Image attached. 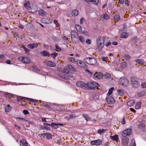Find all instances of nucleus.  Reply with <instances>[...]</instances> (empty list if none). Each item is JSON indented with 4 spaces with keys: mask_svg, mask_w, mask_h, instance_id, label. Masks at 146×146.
Wrapping results in <instances>:
<instances>
[{
    "mask_svg": "<svg viewBox=\"0 0 146 146\" xmlns=\"http://www.w3.org/2000/svg\"><path fill=\"white\" fill-rule=\"evenodd\" d=\"M104 38L103 36L98 37L96 40L97 47L98 50L101 51L104 46Z\"/></svg>",
    "mask_w": 146,
    "mask_h": 146,
    "instance_id": "f257e3e1",
    "label": "nucleus"
},
{
    "mask_svg": "<svg viewBox=\"0 0 146 146\" xmlns=\"http://www.w3.org/2000/svg\"><path fill=\"white\" fill-rule=\"evenodd\" d=\"M130 81L131 83L132 86L134 88H137L140 85V83L137 78L133 77H131Z\"/></svg>",
    "mask_w": 146,
    "mask_h": 146,
    "instance_id": "f03ea898",
    "label": "nucleus"
},
{
    "mask_svg": "<svg viewBox=\"0 0 146 146\" xmlns=\"http://www.w3.org/2000/svg\"><path fill=\"white\" fill-rule=\"evenodd\" d=\"M84 60L87 63L91 65H94L97 63V61L93 58H86L84 59Z\"/></svg>",
    "mask_w": 146,
    "mask_h": 146,
    "instance_id": "7ed1b4c3",
    "label": "nucleus"
},
{
    "mask_svg": "<svg viewBox=\"0 0 146 146\" xmlns=\"http://www.w3.org/2000/svg\"><path fill=\"white\" fill-rule=\"evenodd\" d=\"M99 86L98 84L95 82H90L87 84V88L88 89H94Z\"/></svg>",
    "mask_w": 146,
    "mask_h": 146,
    "instance_id": "20e7f679",
    "label": "nucleus"
},
{
    "mask_svg": "<svg viewBox=\"0 0 146 146\" xmlns=\"http://www.w3.org/2000/svg\"><path fill=\"white\" fill-rule=\"evenodd\" d=\"M119 82L121 85L123 87H126L129 84V81L125 77L121 78L119 80Z\"/></svg>",
    "mask_w": 146,
    "mask_h": 146,
    "instance_id": "39448f33",
    "label": "nucleus"
},
{
    "mask_svg": "<svg viewBox=\"0 0 146 146\" xmlns=\"http://www.w3.org/2000/svg\"><path fill=\"white\" fill-rule=\"evenodd\" d=\"M132 131L130 129H127L124 130L122 133V135L124 137H126L127 135H131Z\"/></svg>",
    "mask_w": 146,
    "mask_h": 146,
    "instance_id": "423d86ee",
    "label": "nucleus"
},
{
    "mask_svg": "<svg viewBox=\"0 0 146 146\" xmlns=\"http://www.w3.org/2000/svg\"><path fill=\"white\" fill-rule=\"evenodd\" d=\"M103 74L102 73L98 72L94 74L93 77L94 79L98 80L101 79L103 77Z\"/></svg>",
    "mask_w": 146,
    "mask_h": 146,
    "instance_id": "0eeeda50",
    "label": "nucleus"
},
{
    "mask_svg": "<svg viewBox=\"0 0 146 146\" xmlns=\"http://www.w3.org/2000/svg\"><path fill=\"white\" fill-rule=\"evenodd\" d=\"M102 142V141L100 139H98L90 141V144L92 145H101Z\"/></svg>",
    "mask_w": 146,
    "mask_h": 146,
    "instance_id": "6e6552de",
    "label": "nucleus"
},
{
    "mask_svg": "<svg viewBox=\"0 0 146 146\" xmlns=\"http://www.w3.org/2000/svg\"><path fill=\"white\" fill-rule=\"evenodd\" d=\"M76 84L77 86L78 87L80 88L84 87L85 88H87V84L83 82L80 81H77L76 82Z\"/></svg>",
    "mask_w": 146,
    "mask_h": 146,
    "instance_id": "1a4fd4ad",
    "label": "nucleus"
},
{
    "mask_svg": "<svg viewBox=\"0 0 146 146\" xmlns=\"http://www.w3.org/2000/svg\"><path fill=\"white\" fill-rule=\"evenodd\" d=\"M106 99L107 102L109 104H112L114 102V100L113 98L110 95L107 97Z\"/></svg>",
    "mask_w": 146,
    "mask_h": 146,
    "instance_id": "9d476101",
    "label": "nucleus"
},
{
    "mask_svg": "<svg viewBox=\"0 0 146 146\" xmlns=\"http://www.w3.org/2000/svg\"><path fill=\"white\" fill-rule=\"evenodd\" d=\"M77 64L79 66L82 68H85L87 67L86 64L84 62L80 60H78L77 61Z\"/></svg>",
    "mask_w": 146,
    "mask_h": 146,
    "instance_id": "9b49d317",
    "label": "nucleus"
},
{
    "mask_svg": "<svg viewBox=\"0 0 146 146\" xmlns=\"http://www.w3.org/2000/svg\"><path fill=\"white\" fill-rule=\"evenodd\" d=\"M20 60H21V61L25 63H28L30 61V59L27 57H23L19 58Z\"/></svg>",
    "mask_w": 146,
    "mask_h": 146,
    "instance_id": "f8f14e48",
    "label": "nucleus"
},
{
    "mask_svg": "<svg viewBox=\"0 0 146 146\" xmlns=\"http://www.w3.org/2000/svg\"><path fill=\"white\" fill-rule=\"evenodd\" d=\"M46 64L47 66L50 67H54L55 66V63L51 61H48L46 62Z\"/></svg>",
    "mask_w": 146,
    "mask_h": 146,
    "instance_id": "ddd939ff",
    "label": "nucleus"
},
{
    "mask_svg": "<svg viewBox=\"0 0 146 146\" xmlns=\"http://www.w3.org/2000/svg\"><path fill=\"white\" fill-rule=\"evenodd\" d=\"M38 44L36 43H33L27 45L28 47L31 49H33L36 48L38 46Z\"/></svg>",
    "mask_w": 146,
    "mask_h": 146,
    "instance_id": "4468645a",
    "label": "nucleus"
},
{
    "mask_svg": "<svg viewBox=\"0 0 146 146\" xmlns=\"http://www.w3.org/2000/svg\"><path fill=\"white\" fill-rule=\"evenodd\" d=\"M129 141V139L127 137H125L122 139V142L123 144L126 145L127 144Z\"/></svg>",
    "mask_w": 146,
    "mask_h": 146,
    "instance_id": "2eb2a0df",
    "label": "nucleus"
},
{
    "mask_svg": "<svg viewBox=\"0 0 146 146\" xmlns=\"http://www.w3.org/2000/svg\"><path fill=\"white\" fill-rule=\"evenodd\" d=\"M71 35H72V38L73 37L74 38H77L78 36L77 33L74 31H72L71 32Z\"/></svg>",
    "mask_w": 146,
    "mask_h": 146,
    "instance_id": "dca6fc26",
    "label": "nucleus"
},
{
    "mask_svg": "<svg viewBox=\"0 0 146 146\" xmlns=\"http://www.w3.org/2000/svg\"><path fill=\"white\" fill-rule=\"evenodd\" d=\"M21 144H22L23 146H27L28 143L27 141L25 139H22L20 141V145H21Z\"/></svg>",
    "mask_w": 146,
    "mask_h": 146,
    "instance_id": "f3484780",
    "label": "nucleus"
},
{
    "mask_svg": "<svg viewBox=\"0 0 146 146\" xmlns=\"http://www.w3.org/2000/svg\"><path fill=\"white\" fill-rule=\"evenodd\" d=\"M110 138L113 141H117L118 140V135H115L113 136L110 135Z\"/></svg>",
    "mask_w": 146,
    "mask_h": 146,
    "instance_id": "a211bd4d",
    "label": "nucleus"
},
{
    "mask_svg": "<svg viewBox=\"0 0 146 146\" xmlns=\"http://www.w3.org/2000/svg\"><path fill=\"white\" fill-rule=\"evenodd\" d=\"M27 98L23 97L21 96H19L17 98V101L18 102H22V100H27Z\"/></svg>",
    "mask_w": 146,
    "mask_h": 146,
    "instance_id": "6ab92c4d",
    "label": "nucleus"
},
{
    "mask_svg": "<svg viewBox=\"0 0 146 146\" xmlns=\"http://www.w3.org/2000/svg\"><path fill=\"white\" fill-rule=\"evenodd\" d=\"M29 5L30 2L29 1H27L24 3V6L26 9L29 10L31 8V7L29 6Z\"/></svg>",
    "mask_w": 146,
    "mask_h": 146,
    "instance_id": "aec40b11",
    "label": "nucleus"
},
{
    "mask_svg": "<svg viewBox=\"0 0 146 146\" xmlns=\"http://www.w3.org/2000/svg\"><path fill=\"white\" fill-rule=\"evenodd\" d=\"M135 61L138 64H139L143 65L144 63V61L141 59H137Z\"/></svg>",
    "mask_w": 146,
    "mask_h": 146,
    "instance_id": "412c9836",
    "label": "nucleus"
},
{
    "mask_svg": "<svg viewBox=\"0 0 146 146\" xmlns=\"http://www.w3.org/2000/svg\"><path fill=\"white\" fill-rule=\"evenodd\" d=\"M135 102L134 100H131L128 102L127 104L128 106H131L134 105Z\"/></svg>",
    "mask_w": 146,
    "mask_h": 146,
    "instance_id": "4be33fe9",
    "label": "nucleus"
},
{
    "mask_svg": "<svg viewBox=\"0 0 146 146\" xmlns=\"http://www.w3.org/2000/svg\"><path fill=\"white\" fill-rule=\"evenodd\" d=\"M5 111L7 112H9L11 111L10 106L9 105H7L5 106Z\"/></svg>",
    "mask_w": 146,
    "mask_h": 146,
    "instance_id": "5701e85b",
    "label": "nucleus"
},
{
    "mask_svg": "<svg viewBox=\"0 0 146 146\" xmlns=\"http://www.w3.org/2000/svg\"><path fill=\"white\" fill-rule=\"evenodd\" d=\"M41 53L43 54L44 56H50V54L46 50L43 51L41 52Z\"/></svg>",
    "mask_w": 146,
    "mask_h": 146,
    "instance_id": "b1692460",
    "label": "nucleus"
},
{
    "mask_svg": "<svg viewBox=\"0 0 146 146\" xmlns=\"http://www.w3.org/2000/svg\"><path fill=\"white\" fill-rule=\"evenodd\" d=\"M114 19L115 20L118 21L120 19V16L119 15L116 14L114 16Z\"/></svg>",
    "mask_w": 146,
    "mask_h": 146,
    "instance_id": "393cba45",
    "label": "nucleus"
},
{
    "mask_svg": "<svg viewBox=\"0 0 146 146\" xmlns=\"http://www.w3.org/2000/svg\"><path fill=\"white\" fill-rule=\"evenodd\" d=\"M68 69H70V70L74 71H76V69L74 67H73L71 65L69 64L68 66Z\"/></svg>",
    "mask_w": 146,
    "mask_h": 146,
    "instance_id": "a878e982",
    "label": "nucleus"
},
{
    "mask_svg": "<svg viewBox=\"0 0 146 146\" xmlns=\"http://www.w3.org/2000/svg\"><path fill=\"white\" fill-rule=\"evenodd\" d=\"M128 36V35L127 34L125 33H122L120 35V37L121 38H126Z\"/></svg>",
    "mask_w": 146,
    "mask_h": 146,
    "instance_id": "bb28decb",
    "label": "nucleus"
},
{
    "mask_svg": "<svg viewBox=\"0 0 146 146\" xmlns=\"http://www.w3.org/2000/svg\"><path fill=\"white\" fill-rule=\"evenodd\" d=\"M15 96L14 94L9 93H5V96L6 97H13Z\"/></svg>",
    "mask_w": 146,
    "mask_h": 146,
    "instance_id": "cd10ccee",
    "label": "nucleus"
},
{
    "mask_svg": "<svg viewBox=\"0 0 146 146\" xmlns=\"http://www.w3.org/2000/svg\"><path fill=\"white\" fill-rule=\"evenodd\" d=\"M46 137L48 139H50L52 138V135L50 133H46Z\"/></svg>",
    "mask_w": 146,
    "mask_h": 146,
    "instance_id": "c85d7f7f",
    "label": "nucleus"
},
{
    "mask_svg": "<svg viewBox=\"0 0 146 146\" xmlns=\"http://www.w3.org/2000/svg\"><path fill=\"white\" fill-rule=\"evenodd\" d=\"M123 57L125 58L126 60H129L131 58L130 56L128 54H125L124 55Z\"/></svg>",
    "mask_w": 146,
    "mask_h": 146,
    "instance_id": "c756f323",
    "label": "nucleus"
},
{
    "mask_svg": "<svg viewBox=\"0 0 146 146\" xmlns=\"http://www.w3.org/2000/svg\"><path fill=\"white\" fill-rule=\"evenodd\" d=\"M117 92L118 94L121 96L123 94L124 91L122 90L118 89Z\"/></svg>",
    "mask_w": 146,
    "mask_h": 146,
    "instance_id": "7c9ffc66",
    "label": "nucleus"
},
{
    "mask_svg": "<svg viewBox=\"0 0 146 146\" xmlns=\"http://www.w3.org/2000/svg\"><path fill=\"white\" fill-rule=\"evenodd\" d=\"M104 77L105 78L110 79L111 78V75L108 73H106L104 74Z\"/></svg>",
    "mask_w": 146,
    "mask_h": 146,
    "instance_id": "2f4dec72",
    "label": "nucleus"
},
{
    "mask_svg": "<svg viewBox=\"0 0 146 146\" xmlns=\"http://www.w3.org/2000/svg\"><path fill=\"white\" fill-rule=\"evenodd\" d=\"M82 116L85 118L87 121H88L89 119H90V118H89V116L86 114H83Z\"/></svg>",
    "mask_w": 146,
    "mask_h": 146,
    "instance_id": "473e14b6",
    "label": "nucleus"
},
{
    "mask_svg": "<svg viewBox=\"0 0 146 146\" xmlns=\"http://www.w3.org/2000/svg\"><path fill=\"white\" fill-rule=\"evenodd\" d=\"M141 103L140 102L137 103L135 106V108L136 109H138L140 108Z\"/></svg>",
    "mask_w": 146,
    "mask_h": 146,
    "instance_id": "72a5a7b5",
    "label": "nucleus"
},
{
    "mask_svg": "<svg viewBox=\"0 0 146 146\" xmlns=\"http://www.w3.org/2000/svg\"><path fill=\"white\" fill-rule=\"evenodd\" d=\"M76 29L78 31L80 32L82 31L81 27L78 25H76L75 26Z\"/></svg>",
    "mask_w": 146,
    "mask_h": 146,
    "instance_id": "f704fd0d",
    "label": "nucleus"
},
{
    "mask_svg": "<svg viewBox=\"0 0 146 146\" xmlns=\"http://www.w3.org/2000/svg\"><path fill=\"white\" fill-rule=\"evenodd\" d=\"M127 65V63L125 62H122L121 64V67L123 68H125Z\"/></svg>",
    "mask_w": 146,
    "mask_h": 146,
    "instance_id": "c9c22d12",
    "label": "nucleus"
},
{
    "mask_svg": "<svg viewBox=\"0 0 146 146\" xmlns=\"http://www.w3.org/2000/svg\"><path fill=\"white\" fill-rule=\"evenodd\" d=\"M27 100L29 101L32 102H33L35 103H37L38 102V101L37 100H35V99H31V98H27Z\"/></svg>",
    "mask_w": 146,
    "mask_h": 146,
    "instance_id": "e433bc0d",
    "label": "nucleus"
},
{
    "mask_svg": "<svg viewBox=\"0 0 146 146\" xmlns=\"http://www.w3.org/2000/svg\"><path fill=\"white\" fill-rule=\"evenodd\" d=\"M38 14L40 15L44 16L45 15V12L42 10H40L38 11Z\"/></svg>",
    "mask_w": 146,
    "mask_h": 146,
    "instance_id": "4c0bfd02",
    "label": "nucleus"
},
{
    "mask_svg": "<svg viewBox=\"0 0 146 146\" xmlns=\"http://www.w3.org/2000/svg\"><path fill=\"white\" fill-rule=\"evenodd\" d=\"M90 2H92L94 4H97L99 2V0H88Z\"/></svg>",
    "mask_w": 146,
    "mask_h": 146,
    "instance_id": "58836bf2",
    "label": "nucleus"
},
{
    "mask_svg": "<svg viewBox=\"0 0 146 146\" xmlns=\"http://www.w3.org/2000/svg\"><path fill=\"white\" fill-rule=\"evenodd\" d=\"M72 13L74 15V16H77L78 14V11L76 9L72 11Z\"/></svg>",
    "mask_w": 146,
    "mask_h": 146,
    "instance_id": "ea45409f",
    "label": "nucleus"
},
{
    "mask_svg": "<svg viewBox=\"0 0 146 146\" xmlns=\"http://www.w3.org/2000/svg\"><path fill=\"white\" fill-rule=\"evenodd\" d=\"M32 68L33 69L34 71L36 72H37L38 71V68L35 65H33L32 66Z\"/></svg>",
    "mask_w": 146,
    "mask_h": 146,
    "instance_id": "a19ab883",
    "label": "nucleus"
},
{
    "mask_svg": "<svg viewBox=\"0 0 146 146\" xmlns=\"http://www.w3.org/2000/svg\"><path fill=\"white\" fill-rule=\"evenodd\" d=\"M68 67H64V68L63 69V72L65 74H68L69 72V70H68Z\"/></svg>",
    "mask_w": 146,
    "mask_h": 146,
    "instance_id": "79ce46f5",
    "label": "nucleus"
},
{
    "mask_svg": "<svg viewBox=\"0 0 146 146\" xmlns=\"http://www.w3.org/2000/svg\"><path fill=\"white\" fill-rule=\"evenodd\" d=\"M52 127L56 129L58 127V125L57 123H52Z\"/></svg>",
    "mask_w": 146,
    "mask_h": 146,
    "instance_id": "37998d69",
    "label": "nucleus"
},
{
    "mask_svg": "<svg viewBox=\"0 0 146 146\" xmlns=\"http://www.w3.org/2000/svg\"><path fill=\"white\" fill-rule=\"evenodd\" d=\"M55 47H56V49L55 50L57 51V52H59L60 51H61V49L60 48V47L57 44H56L55 45Z\"/></svg>",
    "mask_w": 146,
    "mask_h": 146,
    "instance_id": "c03bdc74",
    "label": "nucleus"
},
{
    "mask_svg": "<svg viewBox=\"0 0 146 146\" xmlns=\"http://www.w3.org/2000/svg\"><path fill=\"white\" fill-rule=\"evenodd\" d=\"M114 89V88L113 87L111 88L109 90L108 94V95H110L112 94L113 90Z\"/></svg>",
    "mask_w": 146,
    "mask_h": 146,
    "instance_id": "a18cd8bd",
    "label": "nucleus"
},
{
    "mask_svg": "<svg viewBox=\"0 0 146 146\" xmlns=\"http://www.w3.org/2000/svg\"><path fill=\"white\" fill-rule=\"evenodd\" d=\"M104 18L106 20L108 19H109V16L106 13L103 16Z\"/></svg>",
    "mask_w": 146,
    "mask_h": 146,
    "instance_id": "49530a36",
    "label": "nucleus"
},
{
    "mask_svg": "<svg viewBox=\"0 0 146 146\" xmlns=\"http://www.w3.org/2000/svg\"><path fill=\"white\" fill-rule=\"evenodd\" d=\"M79 40L82 43L84 42V37L82 36H80L79 38Z\"/></svg>",
    "mask_w": 146,
    "mask_h": 146,
    "instance_id": "de8ad7c7",
    "label": "nucleus"
},
{
    "mask_svg": "<svg viewBox=\"0 0 146 146\" xmlns=\"http://www.w3.org/2000/svg\"><path fill=\"white\" fill-rule=\"evenodd\" d=\"M58 53H52L50 55V56H51L53 58H54L55 57L58 55Z\"/></svg>",
    "mask_w": 146,
    "mask_h": 146,
    "instance_id": "09e8293b",
    "label": "nucleus"
},
{
    "mask_svg": "<svg viewBox=\"0 0 146 146\" xmlns=\"http://www.w3.org/2000/svg\"><path fill=\"white\" fill-rule=\"evenodd\" d=\"M131 145V146H136L134 139H133L132 140Z\"/></svg>",
    "mask_w": 146,
    "mask_h": 146,
    "instance_id": "8fccbe9b",
    "label": "nucleus"
},
{
    "mask_svg": "<svg viewBox=\"0 0 146 146\" xmlns=\"http://www.w3.org/2000/svg\"><path fill=\"white\" fill-rule=\"evenodd\" d=\"M75 117L76 115L74 114H72L69 115L68 119H70L71 118H74Z\"/></svg>",
    "mask_w": 146,
    "mask_h": 146,
    "instance_id": "3c124183",
    "label": "nucleus"
},
{
    "mask_svg": "<svg viewBox=\"0 0 146 146\" xmlns=\"http://www.w3.org/2000/svg\"><path fill=\"white\" fill-rule=\"evenodd\" d=\"M45 21L46 23L50 24L52 23L51 21L49 19H45Z\"/></svg>",
    "mask_w": 146,
    "mask_h": 146,
    "instance_id": "603ef678",
    "label": "nucleus"
},
{
    "mask_svg": "<svg viewBox=\"0 0 146 146\" xmlns=\"http://www.w3.org/2000/svg\"><path fill=\"white\" fill-rule=\"evenodd\" d=\"M104 131L105 130L103 129H100L98 130V133H99L100 134L103 132H104Z\"/></svg>",
    "mask_w": 146,
    "mask_h": 146,
    "instance_id": "864d4df0",
    "label": "nucleus"
},
{
    "mask_svg": "<svg viewBox=\"0 0 146 146\" xmlns=\"http://www.w3.org/2000/svg\"><path fill=\"white\" fill-rule=\"evenodd\" d=\"M85 22V20L84 18H81L80 19V23L82 24H83Z\"/></svg>",
    "mask_w": 146,
    "mask_h": 146,
    "instance_id": "5fc2aeb1",
    "label": "nucleus"
},
{
    "mask_svg": "<svg viewBox=\"0 0 146 146\" xmlns=\"http://www.w3.org/2000/svg\"><path fill=\"white\" fill-rule=\"evenodd\" d=\"M141 87L142 88H145L146 87V83L144 82L142 84H141Z\"/></svg>",
    "mask_w": 146,
    "mask_h": 146,
    "instance_id": "6e6d98bb",
    "label": "nucleus"
},
{
    "mask_svg": "<svg viewBox=\"0 0 146 146\" xmlns=\"http://www.w3.org/2000/svg\"><path fill=\"white\" fill-rule=\"evenodd\" d=\"M42 129H45L47 130H49L50 129V128L48 127L47 125H46L44 127V128H42Z\"/></svg>",
    "mask_w": 146,
    "mask_h": 146,
    "instance_id": "4d7b16f0",
    "label": "nucleus"
},
{
    "mask_svg": "<svg viewBox=\"0 0 146 146\" xmlns=\"http://www.w3.org/2000/svg\"><path fill=\"white\" fill-rule=\"evenodd\" d=\"M23 112L25 115H27L29 113V112L27 110H24Z\"/></svg>",
    "mask_w": 146,
    "mask_h": 146,
    "instance_id": "13d9d810",
    "label": "nucleus"
},
{
    "mask_svg": "<svg viewBox=\"0 0 146 146\" xmlns=\"http://www.w3.org/2000/svg\"><path fill=\"white\" fill-rule=\"evenodd\" d=\"M24 50L25 51L26 54H29V52L30 51L27 48H26Z\"/></svg>",
    "mask_w": 146,
    "mask_h": 146,
    "instance_id": "bf43d9fd",
    "label": "nucleus"
},
{
    "mask_svg": "<svg viewBox=\"0 0 146 146\" xmlns=\"http://www.w3.org/2000/svg\"><path fill=\"white\" fill-rule=\"evenodd\" d=\"M54 23L56 25L57 27H59V25L58 23L56 20H54Z\"/></svg>",
    "mask_w": 146,
    "mask_h": 146,
    "instance_id": "052dcab7",
    "label": "nucleus"
},
{
    "mask_svg": "<svg viewBox=\"0 0 146 146\" xmlns=\"http://www.w3.org/2000/svg\"><path fill=\"white\" fill-rule=\"evenodd\" d=\"M85 70L86 72L89 73L90 74V75H92V72H91L89 70L86 69Z\"/></svg>",
    "mask_w": 146,
    "mask_h": 146,
    "instance_id": "680f3d73",
    "label": "nucleus"
},
{
    "mask_svg": "<svg viewBox=\"0 0 146 146\" xmlns=\"http://www.w3.org/2000/svg\"><path fill=\"white\" fill-rule=\"evenodd\" d=\"M107 58L104 57L102 58V60L104 61H106L107 60Z\"/></svg>",
    "mask_w": 146,
    "mask_h": 146,
    "instance_id": "e2e57ef3",
    "label": "nucleus"
},
{
    "mask_svg": "<svg viewBox=\"0 0 146 146\" xmlns=\"http://www.w3.org/2000/svg\"><path fill=\"white\" fill-rule=\"evenodd\" d=\"M70 61L72 62H74L75 61V60L74 58L71 57L70 58Z\"/></svg>",
    "mask_w": 146,
    "mask_h": 146,
    "instance_id": "0e129e2a",
    "label": "nucleus"
},
{
    "mask_svg": "<svg viewBox=\"0 0 146 146\" xmlns=\"http://www.w3.org/2000/svg\"><path fill=\"white\" fill-rule=\"evenodd\" d=\"M131 40H135V41H136L137 40H138V38L137 37H135L132 38Z\"/></svg>",
    "mask_w": 146,
    "mask_h": 146,
    "instance_id": "69168bd1",
    "label": "nucleus"
},
{
    "mask_svg": "<svg viewBox=\"0 0 146 146\" xmlns=\"http://www.w3.org/2000/svg\"><path fill=\"white\" fill-rule=\"evenodd\" d=\"M44 106L47 108L48 109H51L52 108V107H51V106L47 105H45Z\"/></svg>",
    "mask_w": 146,
    "mask_h": 146,
    "instance_id": "338daca9",
    "label": "nucleus"
},
{
    "mask_svg": "<svg viewBox=\"0 0 146 146\" xmlns=\"http://www.w3.org/2000/svg\"><path fill=\"white\" fill-rule=\"evenodd\" d=\"M86 42L88 44H90L91 42V41L89 39H87L86 40Z\"/></svg>",
    "mask_w": 146,
    "mask_h": 146,
    "instance_id": "774afa93",
    "label": "nucleus"
}]
</instances>
